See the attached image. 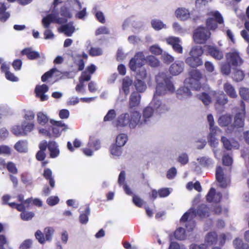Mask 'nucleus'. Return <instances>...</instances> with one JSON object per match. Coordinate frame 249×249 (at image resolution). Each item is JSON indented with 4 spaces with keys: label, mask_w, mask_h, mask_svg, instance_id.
I'll list each match as a JSON object with an SVG mask.
<instances>
[{
    "label": "nucleus",
    "mask_w": 249,
    "mask_h": 249,
    "mask_svg": "<svg viewBox=\"0 0 249 249\" xmlns=\"http://www.w3.org/2000/svg\"><path fill=\"white\" fill-rule=\"evenodd\" d=\"M151 103L152 102L150 103L152 107H147L143 110V121L141 120V113L138 111L134 110L130 111V114L125 113L121 114L117 119L116 125L120 127L128 126L130 129H134L137 126H140L146 124L147 119L152 116L154 109L158 110L160 113H164L168 109L165 104L161 103V106L159 108H155Z\"/></svg>",
    "instance_id": "f257e3e1"
},
{
    "label": "nucleus",
    "mask_w": 249,
    "mask_h": 249,
    "mask_svg": "<svg viewBox=\"0 0 249 249\" xmlns=\"http://www.w3.org/2000/svg\"><path fill=\"white\" fill-rule=\"evenodd\" d=\"M240 106L242 110L235 114L233 122L232 115L230 114H223L219 117L217 123L221 127H227V133H231L236 129L244 127L246 112L245 104L242 100L240 101Z\"/></svg>",
    "instance_id": "f03ea898"
},
{
    "label": "nucleus",
    "mask_w": 249,
    "mask_h": 249,
    "mask_svg": "<svg viewBox=\"0 0 249 249\" xmlns=\"http://www.w3.org/2000/svg\"><path fill=\"white\" fill-rule=\"evenodd\" d=\"M171 78L164 72L159 73L157 75L156 80L157 85L151 103L155 108H159L161 106V101L157 99L158 96L165 94L167 91L171 93L175 91V87L171 81Z\"/></svg>",
    "instance_id": "7ed1b4c3"
},
{
    "label": "nucleus",
    "mask_w": 249,
    "mask_h": 249,
    "mask_svg": "<svg viewBox=\"0 0 249 249\" xmlns=\"http://www.w3.org/2000/svg\"><path fill=\"white\" fill-rule=\"evenodd\" d=\"M196 215L202 218L208 217L210 215L209 207L206 204H201L198 206L196 209L191 208L183 214L180 221L181 222L187 221L185 227L188 231H192L194 229L195 222L191 219L194 218Z\"/></svg>",
    "instance_id": "20e7f679"
},
{
    "label": "nucleus",
    "mask_w": 249,
    "mask_h": 249,
    "mask_svg": "<svg viewBox=\"0 0 249 249\" xmlns=\"http://www.w3.org/2000/svg\"><path fill=\"white\" fill-rule=\"evenodd\" d=\"M60 3L59 0H54L53 9L52 13L47 15L42 19V23L43 27L46 29L50 27L51 23L54 22L60 24L58 30L60 33H62V18L59 16H62V6L59 8V10L57 8V6Z\"/></svg>",
    "instance_id": "39448f33"
},
{
    "label": "nucleus",
    "mask_w": 249,
    "mask_h": 249,
    "mask_svg": "<svg viewBox=\"0 0 249 249\" xmlns=\"http://www.w3.org/2000/svg\"><path fill=\"white\" fill-rule=\"evenodd\" d=\"M188 77L184 80V83L191 89L196 90H199L202 88L201 80L203 75L201 71L197 69H193L188 72Z\"/></svg>",
    "instance_id": "423d86ee"
},
{
    "label": "nucleus",
    "mask_w": 249,
    "mask_h": 249,
    "mask_svg": "<svg viewBox=\"0 0 249 249\" xmlns=\"http://www.w3.org/2000/svg\"><path fill=\"white\" fill-rule=\"evenodd\" d=\"M206 19V26L209 30L215 31L218 26L224 25V21L222 15L218 11L211 12Z\"/></svg>",
    "instance_id": "0eeeda50"
},
{
    "label": "nucleus",
    "mask_w": 249,
    "mask_h": 249,
    "mask_svg": "<svg viewBox=\"0 0 249 249\" xmlns=\"http://www.w3.org/2000/svg\"><path fill=\"white\" fill-rule=\"evenodd\" d=\"M211 33L207 28L198 27L193 32V38L196 44H205L210 38Z\"/></svg>",
    "instance_id": "6e6552de"
},
{
    "label": "nucleus",
    "mask_w": 249,
    "mask_h": 249,
    "mask_svg": "<svg viewBox=\"0 0 249 249\" xmlns=\"http://www.w3.org/2000/svg\"><path fill=\"white\" fill-rule=\"evenodd\" d=\"M146 61L145 56L142 52L136 53L134 57L132 58L129 63L131 70L136 71L138 68H141L144 64Z\"/></svg>",
    "instance_id": "1a4fd4ad"
},
{
    "label": "nucleus",
    "mask_w": 249,
    "mask_h": 249,
    "mask_svg": "<svg viewBox=\"0 0 249 249\" xmlns=\"http://www.w3.org/2000/svg\"><path fill=\"white\" fill-rule=\"evenodd\" d=\"M226 59L227 62L234 67H240L244 62L239 53L236 51L227 53Z\"/></svg>",
    "instance_id": "9d476101"
},
{
    "label": "nucleus",
    "mask_w": 249,
    "mask_h": 249,
    "mask_svg": "<svg viewBox=\"0 0 249 249\" xmlns=\"http://www.w3.org/2000/svg\"><path fill=\"white\" fill-rule=\"evenodd\" d=\"M22 55H26L29 60H35L38 58H41L42 62H44L45 56L44 54L40 55L39 53L36 51H33L32 48H26L21 52Z\"/></svg>",
    "instance_id": "9b49d317"
},
{
    "label": "nucleus",
    "mask_w": 249,
    "mask_h": 249,
    "mask_svg": "<svg viewBox=\"0 0 249 249\" xmlns=\"http://www.w3.org/2000/svg\"><path fill=\"white\" fill-rule=\"evenodd\" d=\"M215 178L221 188H225L227 187L228 184L229 183V180L225 176L223 170L220 166H217L216 168Z\"/></svg>",
    "instance_id": "f8f14e48"
},
{
    "label": "nucleus",
    "mask_w": 249,
    "mask_h": 249,
    "mask_svg": "<svg viewBox=\"0 0 249 249\" xmlns=\"http://www.w3.org/2000/svg\"><path fill=\"white\" fill-rule=\"evenodd\" d=\"M215 102L214 107L216 109H219L224 107L228 102L227 95L223 92H214V93Z\"/></svg>",
    "instance_id": "ddd939ff"
},
{
    "label": "nucleus",
    "mask_w": 249,
    "mask_h": 249,
    "mask_svg": "<svg viewBox=\"0 0 249 249\" xmlns=\"http://www.w3.org/2000/svg\"><path fill=\"white\" fill-rule=\"evenodd\" d=\"M141 99V96L139 93L135 91L131 93L129 97L128 104L129 114H130V111H132L131 109L139 106Z\"/></svg>",
    "instance_id": "4468645a"
},
{
    "label": "nucleus",
    "mask_w": 249,
    "mask_h": 249,
    "mask_svg": "<svg viewBox=\"0 0 249 249\" xmlns=\"http://www.w3.org/2000/svg\"><path fill=\"white\" fill-rule=\"evenodd\" d=\"M185 62L189 67L194 69H196L203 64L202 58L197 56L190 55L185 59Z\"/></svg>",
    "instance_id": "2eb2a0df"
},
{
    "label": "nucleus",
    "mask_w": 249,
    "mask_h": 249,
    "mask_svg": "<svg viewBox=\"0 0 249 249\" xmlns=\"http://www.w3.org/2000/svg\"><path fill=\"white\" fill-rule=\"evenodd\" d=\"M207 51L210 55L216 60H221L224 56L223 52L218 47L212 45L207 47Z\"/></svg>",
    "instance_id": "dca6fc26"
},
{
    "label": "nucleus",
    "mask_w": 249,
    "mask_h": 249,
    "mask_svg": "<svg viewBox=\"0 0 249 249\" xmlns=\"http://www.w3.org/2000/svg\"><path fill=\"white\" fill-rule=\"evenodd\" d=\"M167 43L171 45L173 50L178 53H182L183 49L180 44V40L178 37H169L166 39Z\"/></svg>",
    "instance_id": "f3484780"
},
{
    "label": "nucleus",
    "mask_w": 249,
    "mask_h": 249,
    "mask_svg": "<svg viewBox=\"0 0 249 249\" xmlns=\"http://www.w3.org/2000/svg\"><path fill=\"white\" fill-rule=\"evenodd\" d=\"M54 76L56 78H61L62 77V72L58 70L56 68L54 67L50 71L45 72L41 77V80L45 82L47 79L52 76Z\"/></svg>",
    "instance_id": "a211bd4d"
},
{
    "label": "nucleus",
    "mask_w": 249,
    "mask_h": 249,
    "mask_svg": "<svg viewBox=\"0 0 249 249\" xmlns=\"http://www.w3.org/2000/svg\"><path fill=\"white\" fill-rule=\"evenodd\" d=\"M222 198L221 193H216L215 189L211 188L206 195V200L209 202H219Z\"/></svg>",
    "instance_id": "6ab92c4d"
},
{
    "label": "nucleus",
    "mask_w": 249,
    "mask_h": 249,
    "mask_svg": "<svg viewBox=\"0 0 249 249\" xmlns=\"http://www.w3.org/2000/svg\"><path fill=\"white\" fill-rule=\"evenodd\" d=\"M49 89L48 87L46 84L36 86L35 88V92L36 96L40 98L41 101H44L48 99V96L45 94Z\"/></svg>",
    "instance_id": "aec40b11"
},
{
    "label": "nucleus",
    "mask_w": 249,
    "mask_h": 249,
    "mask_svg": "<svg viewBox=\"0 0 249 249\" xmlns=\"http://www.w3.org/2000/svg\"><path fill=\"white\" fill-rule=\"evenodd\" d=\"M221 141L223 143L224 147L228 150H230L232 148L238 149L239 147V144L238 142L234 140L230 141L226 137L222 136L221 137Z\"/></svg>",
    "instance_id": "412c9836"
},
{
    "label": "nucleus",
    "mask_w": 249,
    "mask_h": 249,
    "mask_svg": "<svg viewBox=\"0 0 249 249\" xmlns=\"http://www.w3.org/2000/svg\"><path fill=\"white\" fill-rule=\"evenodd\" d=\"M184 64L183 61H178L173 63L169 68L170 72L173 75H177L183 71Z\"/></svg>",
    "instance_id": "4be33fe9"
},
{
    "label": "nucleus",
    "mask_w": 249,
    "mask_h": 249,
    "mask_svg": "<svg viewBox=\"0 0 249 249\" xmlns=\"http://www.w3.org/2000/svg\"><path fill=\"white\" fill-rule=\"evenodd\" d=\"M50 123L52 125V131L54 137H58L61 134L62 130V122L61 121H55L53 119L50 120Z\"/></svg>",
    "instance_id": "5701e85b"
},
{
    "label": "nucleus",
    "mask_w": 249,
    "mask_h": 249,
    "mask_svg": "<svg viewBox=\"0 0 249 249\" xmlns=\"http://www.w3.org/2000/svg\"><path fill=\"white\" fill-rule=\"evenodd\" d=\"M65 22L63 20V34L67 36H71L75 31L74 22L70 21L68 23H65Z\"/></svg>",
    "instance_id": "b1692460"
},
{
    "label": "nucleus",
    "mask_w": 249,
    "mask_h": 249,
    "mask_svg": "<svg viewBox=\"0 0 249 249\" xmlns=\"http://www.w3.org/2000/svg\"><path fill=\"white\" fill-rule=\"evenodd\" d=\"M133 84V81L129 77L126 76L123 79L122 89L126 96L130 92V87Z\"/></svg>",
    "instance_id": "393cba45"
},
{
    "label": "nucleus",
    "mask_w": 249,
    "mask_h": 249,
    "mask_svg": "<svg viewBox=\"0 0 249 249\" xmlns=\"http://www.w3.org/2000/svg\"><path fill=\"white\" fill-rule=\"evenodd\" d=\"M218 240L217 233L214 231L208 232L205 236V241L209 246L215 244Z\"/></svg>",
    "instance_id": "a878e982"
},
{
    "label": "nucleus",
    "mask_w": 249,
    "mask_h": 249,
    "mask_svg": "<svg viewBox=\"0 0 249 249\" xmlns=\"http://www.w3.org/2000/svg\"><path fill=\"white\" fill-rule=\"evenodd\" d=\"M223 89L226 94L231 98H236L237 95L234 87L229 83H226L223 85Z\"/></svg>",
    "instance_id": "bb28decb"
},
{
    "label": "nucleus",
    "mask_w": 249,
    "mask_h": 249,
    "mask_svg": "<svg viewBox=\"0 0 249 249\" xmlns=\"http://www.w3.org/2000/svg\"><path fill=\"white\" fill-rule=\"evenodd\" d=\"M48 148L50 152V156L52 158H56L59 153L56 143L54 142H50L48 144Z\"/></svg>",
    "instance_id": "cd10ccee"
},
{
    "label": "nucleus",
    "mask_w": 249,
    "mask_h": 249,
    "mask_svg": "<svg viewBox=\"0 0 249 249\" xmlns=\"http://www.w3.org/2000/svg\"><path fill=\"white\" fill-rule=\"evenodd\" d=\"M88 146L95 150H98L101 147V142L94 136H91L89 138Z\"/></svg>",
    "instance_id": "c85d7f7f"
},
{
    "label": "nucleus",
    "mask_w": 249,
    "mask_h": 249,
    "mask_svg": "<svg viewBox=\"0 0 249 249\" xmlns=\"http://www.w3.org/2000/svg\"><path fill=\"white\" fill-rule=\"evenodd\" d=\"M43 175L44 178L49 181L50 186L52 188H53L55 186V181L52 177V172L51 170L49 168L45 169Z\"/></svg>",
    "instance_id": "c756f323"
},
{
    "label": "nucleus",
    "mask_w": 249,
    "mask_h": 249,
    "mask_svg": "<svg viewBox=\"0 0 249 249\" xmlns=\"http://www.w3.org/2000/svg\"><path fill=\"white\" fill-rule=\"evenodd\" d=\"M175 14L177 18L183 20L187 19L190 16L188 10L183 8H178L176 10Z\"/></svg>",
    "instance_id": "7c9ffc66"
},
{
    "label": "nucleus",
    "mask_w": 249,
    "mask_h": 249,
    "mask_svg": "<svg viewBox=\"0 0 249 249\" xmlns=\"http://www.w3.org/2000/svg\"><path fill=\"white\" fill-rule=\"evenodd\" d=\"M14 148L19 152H26L28 150L27 142L26 141H19L16 143Z\"/></svg>",
    "instance_id": "2f4dec72"
},
{
    "label": "nucleus",
    "mask_w": 249,
    "mask_h": 249,
    "mask_svg": "<svg viewBox=\"0 0 249 249\" xmlns=\"http://www.w3.org/2000/svg\"><path fill=\"white\" fill-rule=\"evenodd\" d=\"M197 160L201 165L207 168L211 167L213 163V160L207 157H200L198 158Z\"/></svg>",
    "instance_id": "473e14b6"
},
{
    "label": "nucleus",
    "mask_w": 249,
    "mask_h": 249,
    "mask_svg": "<svg viewBox=\"0 0 249 249\" xmlns=\"http://www.w3.org/2000/svg\"><path fill=\"white\" fill-rule=\"evenodd\" d=\"M7 8L4 3L0 2V20L5 22L10 17V14L5 11Z\"/></svg>",
    "instance_id": "72a5a7b5"
},
{
    "label": "nucleus",
    "mask_w": 249,
    "mask_h": 249,
    "mask_svg": "<svg viewBox=\"0 0 249 249\" xmlns=\"http://www.w3.org/2000/svg\"><path fill=\"white\" fill-rule=\"evenodd\" d=\"M233 244L236 249H249V245L243 243L242 240L239 238L233 240Z\"/></svg>",
    "instance_id": "f704fd0d"
},
{
    "label": "nucleus",
    "mask_w": 249,
    "mask_h": 249,
    "mask_svg": "<svg viewBox=\"0 0 249 249\" xmlns=\"http://www.w3.org/2000/svg\"><path fill=\"white\" fill-rule=\"evenodd\" d=\"M134 86L137 90V92H143L146 89V84L141 80L137 79L134 81Z\"/></svg>",
    "instance_id": "c9c22d12"
},
{
    "label": "nucleus",
    "mask_w": 249,
    "mask_h": 249,
    "mask_svg": "<svg viewBox=\"0 0 249 249\" xmlns=\"http://www.w3.org/2000/svg\"><path fill=\"white\" fill-rule=\"evenodd\" d=\"M204 51L202 47L199 46H195L193 47L190 52V55L197 56L200 57L203 54Z\"/></svg>",
    "instance_id": "e433bc0d"
},
{
    "label": "nucleus",
    "mask_w": 249,
    "mask_h": 249,
    "mask_svg": "<svg viewBox=\"0 0 249 249\" xmlns=\"http://www.w3.org/2000/svg\"><path fill=\"white\" fill-rule=\"evenodd\" d=\"M109 151L111 155L117 157L120 156L122 153V147L117 144H112L109 148Z\"/></svg>",
    "instance_id": "4c0bfd02"
},
{
    "label": "nucleus",
    "mask_w": 249,
    "mask_h": 249,
    "mask_svg": "<svg viewBox=\"0 0 249 249\" xmlns=\"http://www.w3.org/2000/svg\"><path fill=\"white\" fill-rule=\"evenodd\" d=\"M90 214V209L89 207H87L83 213L79 216V221L82 224H86L89 221V215Z\"/></svg>",
    "instance_id": "58836bf2"
},
{
    "label": "nucleus",
    "mask_w": 249,
    "mask_h": 249,
    "mask_svg": "<svg viewBox=\"0 0 249 249\" xmlns=\"http://www.w3.org/2000/svg\"><path fill=\"white\" fill-rule=\"evenodd\" d=\"M151 26L155 30L159 31L163 28H166V25L161 20L157 19H152L151 21Z\"/></svg>",
    "instance_id": "ea45409f"
},
{
    "label": "nucleus",
    "mask_w": 249,
    "mask_h": 249,
    "mask_svg": "<svg viewBox=\"0 0 249 249\" xmlns=\"http://www.w3.org/2000/svg\"><path fill=\"white\" fill-rule=\"evenodd\" d=\"M199 99L205 106H208L212 102V98L211 96L206 92H203L199 94Z\"/></svg>",
    "instance_id": "a19ab883"
},
{
    "label": "nucleus",
    "mask_w": 249,
    "mask_h": 249,
    "mask_svg": "<svg viewBox=\"0 0 249 249\" xmlns=\"http://www.w3.org/2000/svg\"><path fill=\"white\" fill-rule=\"evenodd\" d=\"M217 130H210V132L208 136V140L210 145L211 146L215 147L217 144L216 139L215 138V134Z\"/></svg>",
    "instance_id": "79ce46f5"
},
{
    "label": "nucleus",
    "mask_w": 249,
    "mask_h": 249,
    "mask_svg": "<svg viewBox=\"0 0 249 249\" xmlns=\"http://www.w3.org/2000/svg\"><path fill=\"white\" fill-rule=\"evenodd\" d=\"M127 136L125 134H120L116 138V144L123 146L127 141Z\"/></svg>",
    "instance_id": "37998d69"
},
{
    "label": "nucleus",
    "mask_w": 249,
    "mask_h": 249,
    "mask_svg": "<svg viewBox=\"0 0 249 249\" xmlns=\"http://www.w3.org/2000/svg\"><path fill=\"white\" fill-rule=\"evenodd\" d=\"M175 238L179 240H182L185 238L186 234L185 230L182 228L177 229L174 232Z\"/></svg>",
    "instance_id": "c03bdc74"
},
{
    "label": "nucleus",
    "mask_w": 249,
    "mask_h": 249,
    "mask_svg": "<svg viewBox=\"0 0 249 249\" xmlns=\"http://www.w3.org/2000/svg\"><path fill=\"white\" fill-rule=\"evenodd\" d=\"M22 130L24 131V135H26L27 133L31 131L34 127V124L33 122L24 121L22 123Z\"/></svg>",
    "instance_id": "a18cd8bd"
},
{
    "label": "nucleus",
    "mask_w": 249,
    "mask_h": 249,
    "mask_svg": "<svg viewBox=\"0 0 249 249\" xmlns=\"http://www.w3.org/2000/svg\"><path fill=\"white\" fill-rule=\"evenodd\" d=\"M244 73L243 71L236 70L233 73L232 78L236 82L242 81L244 78Z\"/></svg>",
    "instance_id": "49530a36"
},
{
    "label": "nucleus",
    "mask_w": 249,
    "mask_h": 249,
    "mask_svg": "<svg viewBox=\"0 0 249 249\" xmlns=\"http://www.w3.org/2000/svg\"><path fill=\"white\" fill-rule=\"evenodd\" d=\"M232 66L228 63V62H226L223 63L221 65V72L223 75H228L230 74L231 72V67Z\"/></svg>",
    "instance_id": "de8ad7c7"
},
{
    "label": "nucleus",
    "mask_w": 249,
    "mask_h": 249,
    "mask_svg": "<svg viewBox=\"0 0 249 249\" xmlns=\"http://www.w3.org/2000/svg\"><path fill=\"white\" fill-rule=\"evenodd\" d=\"M116 117V113L114 109H110L104 118V122L112 121Z\"/></svg>",
    "instance_id": "09e8293b"
},
{
    "label": "nucleus",
    "mask_w": 249,
    "mask_h": 249,
    "mask_svg": "<svg viewBox=\"0 0 249 249\" xmlns=\"http://www.w3.org/2000/svg\"><path fill=\"white\" fill-rule=\"evenodd\" d=\"M147 61L148 64L153 67H157L160 65L159 60L153 55H150L147 57Z\"/></svg>",
    "instance_id": "8fccbe9b"
},
{
    "label": "nucleus",
    "mask_w": 249,
    "mask_h": 249,
    "mask_svg": "<svg viewBox=\"0 0 249 249\" xmlns=\"http://www.w3.org/2000/svg\"><path fill=\"white\" fill-rule=\"evenodd\" d=\"M239 94L241 97L247 101H249V89L246 88H241L239 90Z\"/></svg>",
    "instance_id": "3c124183"
},
{
    "label": "nucleus",
    "mask_w": 249,
    "mask_h": 249,
    "mask_svg": "<svg viewBox=\"0 0 249 249\" xmlns=\"http://www.w3.org/2000/svg\"><path fill=\"white\" fill-rule=\"evenodd\" d=\"M89 53L91 56H99L102 54V49L98 47H91L89 50Z\"/></svg>",
    "instance_id": "603ef678"
},
{
    "label": "nucleus",
    "mask_w": 249,
    "mask_h": 249,
    "mask_svg": "<svg viewBox=\"0 0 249 249\" xmlns=\"http://www.w3.org/2000/svg\"><path fill=\"white\" fill-rule=\"evenodd\" d=\"M73 145L74 147L72 146V144L71 142H68L67 143V148L71 152H73L74 151V147L75 148H79L81 145V142L80 140L77 139H75L73 141Z\"/></svg>",
    "instance_id": "864d4df0"
},
{
    "label": "nucleus",
    "mask_w": 249,
    "mask_h": 249,
    "mask_svg": "<svg viewBox=\"0 0 249 249\" xmlns=\"http://www.w3.org/2000/svg\"><path fill=\"white\" fill-rule=\"evenodd\" d=\"M11 154V148L8 145H0V155L9 156Z\"/></svg>",
    "instance_id": "5fc2aeb1"
},
{
    "label": "nucleus",
    "mask_w": 249,
    "mask_h": 249,
    "mask_svg": "<svg viewBox=\"0 0 249 249\" xmlns=\"http://www.w3.org/2000/svg\"><path fill=\"white\" fill-rule=\"evenodd\" d=\"M45 241H50L52 238L53 229L51 227L46 228L44 230Z\"/></svg>",
    "instance_id": "6e6d98bb"
},
{
    "label": "nucleus",
    "mask_w": 249,
    "mask_h": 249,
    "mask_svg": "<svg viewBox=\"0 0 249 249\" xmlns=\"http://www.w3.org/2000/svg\"><path fill=\"white\" fill-rule=\"evenodd\" d=\"M34 213L32 212L25 211L20 213V217L23 220L28 221L31 220L34 216Z\"/></svg>",
    "instance_id": "4d7b16f0"
},
{
    "label": "nucleus",
    "mask_w": 249,
    "mask_h": 249,
    "mask_svg": "<svg viewBox=\"0 0 249 249\" xmlns=\"http://www.w3.org/2000/svg\"><path fill=\"white\" fill-rule=\"evenodd\" d=\"M91 75H90L86 71H84L82 72L81 75L79 77V81H81L84 83L88 82L90 80Z\"/></svg>",
    "instance_id": "13d9d810"
},
{
    "label": "nucleus",
    "mask_w": 249,
    "mask_h": 249,
    "mask_svg": "<svg viewBox=\"0 0 249 249\" xmlns=\"http://www.w3.org/2000/svg\"><path fill=\"white\" fill-rule=\"evenodd\" d=\"M37 121L40 124L44 125L48 121V118L46 115L39 112L37 114Z\"/></svg>",
    "instance_id": "bf43d9fd"
},
{
    "label": "nucleus",
    "mask_w": 249,
    "mask_h": 249,
    "mask_svg": "<svg viewBox=\"0 0 249 249\" xmlns=\"http://www.w3.org/2000/svg\"><path fill=\"white\" fill-rule=\"evenodd\" d=\"M11 131L13 134L17 136H24V131L22 130V126H20L19 125H15L12 127Z\"/></svg>",
    "instance_id": "052dcab7"
},
{
    "label": "nucleus",
    "mask_w": 249,
    "mask_h": 249,
    "mask_svg": "<svg viewBox=\"0 0 249 249\" xmlns=\"http://www.w3.org/2000/svg\"><path fill=\"white\" fill-rule=\"evenodd\" d=\"M207 120L210 126V130H217L218 129L217 126H214V121L212 114H210L207 115Z\"/></svg>",
    "instance_id": "680f3d73"
},
{
    "label": "nucleus",
    "mask_w": 249,
    "mask_h": 249,
    "mask_svg": "<svg viewBox=\"0 0 249 249\" xmlns=\"http://www.w3.org/2000/svg\"><path fill=\"white\" fill-rule=\"evenodd\" d=\"M8 171L14 174L18 173V169L17 168L15 163L11 161L8 162L6 166Z\"/></svg>",
    "instance_id": "e2e57ef3"
},
{
    "label": "nucleus",
    "mask_w": 249,
    "mask_h": 249,
    "mask_svg": "<svg viewBox=\"0 0 249 249\" xmlns=\"http://www.w3.org/2000/svg\"><path fill=\"white\" fill-rule=\"evenodd\" d=\"M75 90L77 93L84 94L85 93V85L84 83L81 81H79V83L77 84L75 87Z\"/></svg>",
    "instance_id": "0e129e2a"
},
{
    "label": "nucleus",
    "mask_w": 249,
    "mask_h": 249,
    "mask_svg": "<svg viewBox=\"0 0 249 249\" xmlns=\"http://www.w3.org/2000/svg\"><path fill=\"white\" fill-rule=\"evenodd\" d=\"M133 202L134 204L138 207H142L143 204V201L138 196L133 195Z\"/></svg>",
    "instance_id": "69168bd1"
},
{
    "label": "nucleus",
    "mask_w": 249,
    "mask_h": 249,
    "mask_svg": "<svg viewBox=\"0 0 249 249\" xmlns=\"http://www.w3.org/2000/svg\"><path fill=\"white\" fill-rule=\"evenodd\" d=\"M188 156L185 153L181 154L178 158V161L182 165H185L188 162Z\"/></svg>",
    "instance_id": "338daca9"
},
{
    "label": "nucleus",
    "mask_w": 249,
    "mask_h": 249,
    "mask_svg": "<svg viewBox=\"0 0 249 249\" xmlns=\"http://www.w3.org/2000/svg\"><path fill=\"white\" fill-rule=\"evenodd\" d=\"M59 199L57 196H51L47 199V204L51 206L57 204L59 202Z\"/></svg>",
    "instance_id": "774afa93"
}]
</instances>
